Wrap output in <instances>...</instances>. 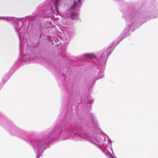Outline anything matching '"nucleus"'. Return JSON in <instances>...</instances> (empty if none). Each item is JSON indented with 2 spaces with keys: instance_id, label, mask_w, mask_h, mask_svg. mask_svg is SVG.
<instances>
[{
  "instance_id": "obj_1",
  "label": "nucleus",
  "mask_w": 158,
  "mask_h": 158,
  "mask_svg": "<svg viewBox=\"0 0 158 158\" xmlns=\"http://www.w3.org/2000/svg\"><path fill=\"white\" fill-rule=\"evenodd\" d=\"M84 57L87 58H92L93 57L95 59L96 58V56L93 54L91 53L86 54L84 55Z\"/></svg>"
},
{
  "instance_id": "obj_2",
  "label": "nucleus",
  "mask_w": 158,
  "mask_h": 158,
  "mask_svg": "<svg viewBox=\"0 0 158 158\" xmlns=\"http://www.w3.org/2000/svg\"><path fill=\"white\" fill-rule=\"evenodd\" d=\"M71 19L73 20H77L78 19V14L77 13H72L71 14Z\"/></svg>"
},
{
  "instance_id": "obj_3",
  "label": "nucleus",
  "mask_w": 158,
  "mask_h": 158,
  "mask_svg": "<svg viewBox=\"0 0 158 158\" xmlns=\"http://www.w3.org/2000/svg\"><path fill=\"white\" fill-rule=\"evenodd\" d=\"M77 6V3L75 2H74L73 4L70 7L69 9V10L74 9Z\"/></svg>"
},
{
  "instance_id": "obj_4",
  "label": "nucleus",
  "mask_w": 158,
  "mask_h": 158,
  "mask_svg": "<svg viewBox=\"0 0 158 158\" xmlns=\"http://www.w3.org/2000/svg\"><path fill=\"white\" fill-rule=\"evenodd\" d=\"M58 1L59 0H55V4L56 7L58 5Z\"/></svg>"
},
{
  "instance_id": "obj_5",
  "label": "nucleus",
  "mask_w": 158,
  "mask_h": 158,
  "mask_svg": "<svg viewBox=\"0 0 158 158\" xmlns=\"http://www.w3.org/2000/svg\"><path fill=\"white\" fill-rule=\"evenodd\" d=\"M81 4V0H79L78 2V4Z\"/></svg>"
},
{
  "instance_id": "obj_6",
  "label": "nucleus",
  "mask_w": 158,
  "mask_h": 158,
  "mask_svg": "<svg viewBox=\"0 0 158 158\" xmlns=\"http://www.w3.org/2000/svg\"><path fill=\"white\" fill-rule=\"evenodd\" d=\"M110 158H114V157L113 156H111L110 157Z\"/></svg>"
},
{
  "instance_id": "obj_7",
  "label": "nucleus",
  "mask_w": 158,
  "mask_h": 158,
  "mask_svg": "<svg viewBox=\"0 0 158 158\" xmlns=\"http://www.w3.org/2000/svg\"><path fill=\"white\" fill-rule=\"evenodd\" d=\"M113 46V44H112L110 46V48H111Z\"/></svg>"
}]
</instances>
